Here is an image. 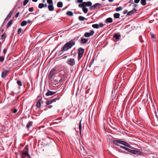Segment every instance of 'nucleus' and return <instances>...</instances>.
Segmentation results:
<instances>
[{
    "mask_svg": "<svg viewBox=\"0 0 158 158\" xmlns=\"http://www.w3.org/2000/svg\"><path fill=\"white\" fill-rule=\"evenodd\" d=\"M75 42L74 40H72L69 42H67L62 47L61 50L59 51L58 56L61 55L63 52L67 51L69 49L71 48L72 47L75 45Z\"/></svg>",
    "mask_w": 158,
    "mask_h": 158,
    "instance_id": "1",
    "label": "nucleus"
},
{
    "mask_svg": "<svg viewBox=\"0 0 158 158\" xmlns=\"http://www.w3.org/2000/svg\"><path fill=\"white\" fill-rule=\"evenodd\" d=\"M113 143L115 145L117 146H119L121 148L125 150H126L127 151L130 152H131V151L132 150H130L128 148H127L123 146L120 145L119 144V143H120L124 145L125 146L128 147L130 148H132V147L131 146H130L129 144L126 142L120 140H117L114 141H113Z\"/></svg>",
    "mask_w": 158,
    "mask_h": 158,
    "instance_id": "2",
    "label": "nucleus"
},
{
    "mask_svg": "<svg viewBox=\"0 0 158 158\" xmlns=\"http://www.w3.org/2000/svg\"><path fill=\"white\" fill-rule=\"evenodd\" d=\"M84 49L81 48H80L78 49V60H79L82 57L84 52Z\"/></svg>",
    "mask_w": 158,
    "mask_h": 158,
    "instance_id": "3",
    "label": "nucleus"
},
{
    "mask_svg": "<svg viewBox=\"0 0 158 158\" xmlns=\"http://www.w3.org/2000/svg\"><path fill=\"white\" fill-rule=\"evenodd\" d=\"M66 63L71 66H73L75 64V60L73 58H69L67 60Z\"/></svg>",
    "mask_w": 158,
    "mask_h": 158,
    "instance_id": "4",
    "label": "nucleus"
},
{
    "mask_svg": "<svg viewBox=\"0 0 158 158\" xmlns=\"http://www.w3.org/2000/svg\"><path fill=\"white\" fill-rule=\"evenodd\" d=\"M56 70L54 68L52 69L48 75V78L49 80L51 79L55 74Z\"/></svg>",
    "mask_w": 158,
    "mask_h": 158,
    "instance_id": "5",
    "label": "nucleus"
},
{
    "mask_svg": "<svg viewBox=\"0 0 158 158\" xmlns=\"http://www.w3.org/2000/svg\"><path fill=\"white\" fill-rule=\"evenodd\" d=\"M92 3L89 1L87 2H83L81 4L78 5L79 7H82L84 6H89L92 5Z\"/></svg>",
    "mask_w": 158,
    "mask_h": 158,
    "instance_id": "6",
    "label": "nucleus"
},
{
    "mask_svg": "<svg viewBox=\"0 0 158 158\" xmlns=\"http://www.w3.org/2000/svg\"><path fill=\"white\" fill-rule=\"evenodd\" d=\"M24 150H25L22 153V155L26 156L28 157H30V156L28 153V149L27 147H25L24 149Z\"/></svg>",
    "mask_w": 158,
    "mask_h": 158,
    "instance_id": "7",
    "label": "nucleus"
},
{
    "mask_svg": "<svg viewBox=\"0 0 158 158\" xmlns=\"http://www.w3.org/2000/svg\"><path fill=\"white\" fill-rule=\"evenodd\" d=\"M59 99V98H56L50 100H48L46 102V104L47 105H50L53 102H56L57 100H58Z\"/></svg>",
    "mask_w": 158,
    "mask_h": 158,
    "instance_id": "8",
    "label": "nucleus"
},
{
    "mask_svg": "<svg viewBox=\"0 0 158 158\" xmlns=\"http://www.w3.org/2000/svg\"><path fill=\"white\" fill-rule=\"evenodd\" d=\"M10 70L4 71L2 72L1 73V77L2 78H5L8 75V73H10Z\"/></svg>",
    "mask_w": 158,
    "mask_h": 158,
    "instance_id": "9",
    "label": "nucleus"
},
{
    "mask_svg": "<svg viewBox=\"0 0 158 158\" xmlns=\"http://www.w3.org/2000/svg\"><path fill=\"white\" fill-rule=\"evenodd\" d=\"M94 33V32L93 31H91L89 32H86L85 33L84 36L85 37H89L91 36Z\"/></svg>",
    "mask_w": 158,
    "mask_h": 158,
    "instance_id": "10",
    "label": "nucleus"
},
{
    "mask_svg": "<svg viewBox=\"0 0 158 158\" xmlns=\"http://www.w3.org/2000/svg\"><path fill=\"white\" fill-rule=\"evenodd\" d=\"M138 10H137L135 8H133L132 10L128 12L127 13V15L128 16H130L131 15L134 14L135 12H136Z\"/></svg>",
    "mask_w": 158,
    "mask_h": 158,
    "instance_id": "11",
    "label": "nucleus"
},
{
    "mask_svg": "<svg viewBox=\"0 0 158 158\" xmlns=\"http://www.w3.org/2000/svg\"><path fill=\"white\" fill-rule=\"evenodd\" d=\"M56 93V92H53L48 90L46 94V95L47 96H49L53 95Z\"/></svg>",
    "mask_w": 158,
    "mask_h": 158,
    "instance_id": "12",
    "label": "nucleus"
},
{
    "mask_svg": "<svg viewBox=\"0 0 158 158\" xmlns=\"http://www.w3.org/2000/svg\"><path fill=\"white\" fill-rule=\"evenodd\" d=\"M131 153L135 155H139L140 154L141 152L137 150H132Z\"/></svg>",
    "mask_w": 158,
    "mask_h": 158,
    "instance_id": "13",
    "label": "nucleus"
},
{
    "mask_svg": "<svg viewBox=\"0 0 158 158\" xmlns=\"http://www.w3.org/2000/svg\"><path fill=\"white\" fill-rule=\"evenodd\" d=\"M113 21V19L112 18L109 17L106 19L105 21V22L106 23H111Z\"/></svg>",
    "mask_w": 158,
    "mask_h": 158,
    "instance_id": "14",
    "label": "nucleus"
},
{
    "mask_svg": "<svg viewBox=\"0 0 158 158\" xmlns=\"http://www.w3.org/2000/svg\"><path fill=\"white\" fill-rule=\"evenodd\" d=\"M88 40V39L82 38L81 40V42L82 44H85L86 43Z\"/></svg>",
    "mask_w": 158,
    "mask_h": 158,
    "instance_id": "15",
    "label": "nucleus"
},
{
    "mask_svg": "<svg viewBox=\"0 0 158 158\" xmlns=\"http://www.w3.org/2000/svg\"><path fill=\"white\" fill-rule=\"evenodd\" d=\"M48 8L49 11H52L54 10V8L52 4L49 5L48 6Z\"/></svg>",
    "mask_w": 158,
    "mask_h": 158,
    "instance_id": "16",
    "label": "nucleus"
},
{
    "mask_svg": "<svg viewBox=\"0 0 158 158\" xmlns=\"http://www.w3.org/2000/svg\"><path fill=\"white\" fill-rule=\"evenodd\" d=\"M79 7L80 8H82V10L85 13H86L87 12L88 9L87 8L85 7V6H84L82 7Z\"/></svg>",
    "mask_w": 158,
    "mask_h": 158,
    "instance_id": "17",
    "label": "nucleus"
},
{
    "mask_svg": "<svg viewBox=\"0 0 158 158\" xmlns=\"http://www.w3.org/2000/svg\"><path fill=\"white\" fill-rule=\"evenodd\" d=\"M33 122L32 121H30L28 122L26 125V127L28 128L29 127L32 126Z\"/></svg>",
    "mask_w": 158,
    "mask_h": 158,
    "instance_id": "18",
    "label": "nucleus"
},
{
    "mask_svg": "<svg viewBox=\"0 0 158 158\" xmlns=\"http://www.w3.org/2000/svg\"><path fill=\"white\" fill-rule=\"evenodd\" d=\"M41 99L39 100L36 103V106L39 108H40L41 107Z\"/></svg>",
    "mask_w": 158,
    "mask_h": 158,
    "instance_id": "19",
    "label": "nucleus"
},
{
    "mask_svg": "<svg viewBox=\"0 0 158 158\" xmlns=\"http://www.w3.org/2000/svg\"><path fill=\"white\" fill-rule=\"evenodd\" d=\"M120 36L121 35L119 34H118L117 33L115 34L113 36V37L116 38L117 40L119 39Z\"/></svg>",
    "mask_w": 158,
    "mask_h": 158,
    "instance_id": "20",
    "label": "nucleus"
},
{
    "mask_svg": "<svg viewBox=\"0 0 158 158\" xmlns=\"http://www.w3.org/2000/svg\"><path fill=\"white\" fill-rule=\"evenodd\" d=\"M81 121V119L80 120V122L79 123V129L80 134H81V130H82Z\"/></svg>",
    "mask_w": 158,
    "mask_h": 158,
    "instance_id": "21",
    "label": "nucleus"
},
{
    "mask_svg": "<svg viewBox=\"0 0 158 158\" xmlns=\"http://www.w3.org/2000/svg\"><path fill=\"white\" fill-rule=\"evenodd\" d=\"M120 14L118 13H115L114 14V18L118 19L119 18Z\"/></svg>",
    "mask_w": 158,
    "mask_h": 158,
    "instance_id": "22",
    "label": "nucleus"
},
{
    "mask_svg": "<svg viewBox=\"0 0 158 158\" xmlns=\"http://www.w3.org/2000/svg\"><path fill=\"white\" fill-rule=\"evenodd\" d=\"M13 13V11H11L10 12V13L7 15V17H6V19H9V18H10V17H11V16H12V14Z\"/></svg>",
    "mask_w": 158,
    "mask_h": 158,
    "instance_id": "23",
    "label": "nucleus"
},
{
    "mask_svg": "<svg viewBox=\"0 0 158 158\" xmlns=\"http://www.w3.org/2000/svg\"><path fill=\"white\" fill-rule=\"evenodd\" d=\"M27 24V21L25 20H24L23 21L21 24V26L23 27L26 26Z\"/></svg>",
    "mask_w": 158,
    "mask_h": 158,
    "instance_id": "24",
    "label": "nucleus"
},
{
    "mask_svg": "<svg viewBox=\"0 0 158 158\" xmlns=\"http://www.w3.org/2000/svg\"><path fill=\"white\" fill-rule=\"evenodd\" d=\"M63 6V3L61 2H58L57 4V6L58 7H61Z\"/></svg>",
    "mask_w": 158,
    "mask_h": 158,
    "instance_id": "25",
    "label": "nucleus"
},
{
    "mask_svg": "<svg viewBox=\"0 0 158 158\" xmlns=\"http://www.w3.org/2000/svg\"><path fill=\"white\" fill-rule=\"evenodd\" d=\"M66 14L69 16H73V13L71 11H68L66 13Z\"/></svg>",
    "mask_w": 158,
    "mask_h": 158,
    "instance_id": "26",
    "label": "nucleus"
},
{
    "mask_svg": "<svg viewBox=\"0 0 158 158\" xmlns=\"http://www.w3.org/2000/svg\"><path fill=\"white\" fill-rule=\"evenodd\" d=\"M13 20H10L7 24V27H10L12 23Z\"/></svg>",
    "mask_w": 158,
    "mask_h": 158,
    "instance_id": "27",
    "label": "nucleus"
},
{
    "mask_svg": "<svg viewBox=\"0 0 158 158\" xmlns=\"http://www.w3.org/2000/svg\"><path fill=\"white\" fill-rule=\"evenodd\" d=\"M141 3L143 6H145L146 4V0H141Z\"/></svg>",
    "mask_w": 158,
    "mask_h": 158,
    "instance_id": "28",
    "label": "nucleus"
},
{
    "mask_svg": "<svg viewBox=\"0 0 158 158\" xmlns=\"http://www.w3.org/2000/svg\"><path fill=\"white\" fill-rule=\"evenodd\" d=\"M99 6V3H96L93 5V6H92L91 8V9H95L96 7H97Z\"/></svg>",
    "mask_w": 158,
    "mask_h": 158,
    "instance_id": "29",
    "label": "nucleus"
},
{
    "mask_svg": "<svg viewBox=\"0 0 158 158\" xmlns=\"http://www.w3.org/2000/svg\"><path fill=\"white\" fill-rule=\"evenodd\" d=\"M79 19L81 21H84L85 19L82 16H80L78 17Z\"/></svg>",
    "mask_w": 158,
    "mask_h": 158,
    "instance_id": "30",
    "label": "nucleus"
},
{
    "mask_svg": "<svg viewBox=\"0 0 158 158\" xmlns=\"http://www.w3.org/2000/svg\"><path fill=\"white\" fill-rule=\"evenodd\" d=\"M94 59L93 58L92 59V60H91L90 61V62H89V67H90L91 66V65H92V64H93L94 62Z\"/></svg>",
    "mask_w": 158,
    "mask_h": 158,
    "instance_id": "31",
    "label": "nucleus"
},
{
    "mask_svg": "<svg viewBox=\"0 0 158 158\" xmlns=\"http://www.w3.org/2000/svg\"><path fill=\"white\" fill-rule=\"evenodd\" d=\"M123 8L121 6H119L116 8V10L117 11H119L123 9Z\"/></svg>",
    "mask_w": 158,
    "mask_h": 158,
    "instance_id": "32",
    "label": "nucleus"
},
{
    "mask_svg": "<svg viewBox=\"0 0 158 158\" xmlns=\"http://www.w3.org/2000/svg\"><path fill=\"white\" fill-rule=\"evenodd\" d=\"M92 27L95 28H99V25L97 24H93Z\"/></svg>",
    "mask_w": 158,
    "mask_h": 158,
    "instance_id": "33",
    "label": "nucleus"
},
{
    "mask_svg": "<svg viewBox=\"0 0 158 158\" xmlns=\"http://www.w3.org/2000/svg\"><path fill=\"white\" fill-rule=\"evenodd\" d=\"M44 6V5L43 3H40L38 5V7L40 9H41L43 8Z\"/></svg>",
    "mask_w": 158,
    "mask_h": 158,
    "instance_id": "34",
    "label": "nucleus"
},
{
    "mask_svg": "<svg viewBox=\"0 0 158 158\" xmlns=\"http://www.w3.org/2000/svg\"><path fill=\"white\" fill-rule=\"evenodd\" d=\"M17 83L18 85L20 86H22V83L21 81L20 80H18L17 81Z\"/></svg>",
    "mask_w": 158,
    "mask_h": 158,
    "instance_id": "35",
    "label": "nucleus"
},
{
    "mask_svg": "<svg viewBox=\"0 0 158 158\" xmlns=\"http://www.w3.org/2000/svg\"><path fill=\"white\" fill-rule=\"evenodd\" d=\"M71 56H76L75 52L74 51H72L71 52Z\"/></svg>",
    "mask_w": 158,
    "mask_h": 158,
    "instance_id": "36",
    "label": "nucleus"
},
{
    "mask_svg": "<svg viewBox=\"0 0 158 158\" xmlns=\"http://www.w3.org/2000/svg\"><path fill=\"white\" fill-rule=\"evenodd\" d=\"M22 31V29L21 28H19L18 29L17 33L18 34H20Z\"/></svg>",
    "mask_w": 158,
    "mask_h": 158,
    "instance_id": "37",
    "label": "nucleus"
},
{
    "mask_svg": "<svg viewBox=\"0 0 158 158\" xmlns=\"http://www.w3.org/2000/svg\"><path fill=\"white\" fill-rule=\"evenodd\" d=\"M53 83L54 84L56 85L59 83L58 81L56 80H54L53 81Z\"/></svg>",
    "mask_w": 158,
    "mask_h": 158,
    "instance_id": "38",
    "label": "nucleus"
},
{
    "mask_svg": "<svg viewBox=\"0 0 158 158\" xmlns=\"http://www.w3.org/2000/svg\"><path fill=\"white\" fill-rule=\"evenodd\" d=\"M6 35L5 33L1 35V39L2 40H5L6 38Z\"/></svg>",
    "mask_w": 158,
    "mask_h": 158,
    "instance_id": "39",
    "label": "nucleus"
},
{
    "mask_svg": "<svg viewBox=\"0 0 158 158\" xmlns=\"http://www.w3.org/2000/svg\"><path fill=\"white\" fill-rule=\"evenodd\" d=\"M29 0H25L23 2V5L24 6H25L28 2Z\"/></svg>",
    "mask_w": 158,
    "mask_h": 158,
    "instance_id": "40",
    "label": "nucleus"
},
{
    "mask_svg": "<svg viewBox=\"0 0 158 158\" xmlns=\"http://www.w3.org/2000/svg\"><path fill=\"white\" fill-rule=\"evenodd\" d=\"M4 59V57L3 56H0V61L3 62Z\"/></svg>",
    "mask_w": 158,
    "mask_h": 158,
    "instance_id": "41",
    "label": "nucleus"
},
{
    "mask_svg": "<svg viewBox=\"0 0 158 158\" xmlns=\"http://www.w3.org/2000/svg\"><path fill=\"white\" fill-rule=\"evenodd\" d=\"M47 2L51 4H52L53 2L52 0H47Z\"/></svg>",
    "mask_w": 158,
    "mask_h": 158,
    "instance_id": "42",
    "label": "nucleus"
},
{
    "mask_svg": "<svg viewBox=\"0 0 158 158\" xmlns=\"http://www.w3.org/2000/svg\"><path fill=\"white\" fill-rule=\"evenodd\" d=\"M139 40H140V42L141 43H142V42H144L143 40V39H142V37L141 36H139Z\"/></svg>",
    "mask_w": 158,
    "mask_h": 158,
    "instance_id": "43",
    "label": "nucleus"
},
{
    "mask_svg": "<svg viewBox=\"0 0 158 158\" xmlns=\"http://www.w3.org/2000/svg\"><path fill=\"white\" fill-rule=\"evenodd\" d=\"M28 10L30 12H32L34 10L33 8V7H30L29 8Z\"/></svg>",
    "mask_w": 158,
    "mask_h": 158,
    "instance_id": "44",
    "label": "nucleus"
},
{
    "mask_svg": "<svg viewBox=\"0 0 158 158\" xmlns=\"http://www.w3.org/2000/svg\"><path fill=\"white\" fill-rule=\"evenodd\" d=\"M17 110L15 108H14L12 111L13 113H16L17 112Z\"/></svg>",
    "mask_w": 158,
    "mask_h": 158,
    "instance_id": "45",
    "label": "nucleus"
},
{
    "mask_svg": "<svg viewBox=\"0 0 158 158\" xmlns=\"http://www.w3.org/2000/svg\"><path fill=\"white\" fill-rule=\"evenodd\" d=\"M150 34L151 35V37L153 38H155V35L153 33H152L151 32L150 33Z\"/></svg>",
    "mask_w": 158,
    "mask_h": 158,
    "instance_id": "46",
    "label": "nucleus"
},
{
    "mask_svg": "<svg viewBox=\"0 0 158 158\" xmlns=\"http://www.w3.org/2000/svg\"><path fill=\"white\" fill-rule=\"evenodd\" d=\"M64 81V79H63V78H61L59 81V82H61L63 81V83Z\"/></svg>",
    "mask_w": 158,
    "mask_h": 158,
    "instance_id": "47",
    "label": "nucleus"
},
{
    "mask_svg": "<svg viewBox=\"0 0 158 158\" xmlns=\"http://www.w3.org/2000/svg\"><path fill=\"white\" fill-rule=\"evenodd\" d=\"M67 77V76L65 74H64L62 76V78H63V79L66 78Z\"/></svg>",
    "mask_w": 158,
    "mask_h": 158,
    "instance_id": "48",
    "label": "nucleus"
},
{
    "mask_svg": "<svg viewBox=\"0 0 158 158\" xmlns=\"http://www.w3.org/2000/svg\"><path fill=\"white\" fill-rule=\"evenodd\" d=\"M20 14L19 12L17 13L15 15V18H17Z\"/></svg>",
    "mask_w": 158,
    "mask_h": 158,
    "instance_id": "49",
    "label": "nucleus"
},
{
    "mask_svg": "<svg viewBox=\"0 0 158 158\" xmlns=\"http://www.w3.org/2000/svg\"><path fill=\"white\" fill-rule=\"evenodd\" d=\"M104 25L102 23H99V27H102Z\"/></svg>",
    "mask_w": 158,
    "mask_h": 158,
    "instance_id": "50",
    "label": "nucleus"
},
{
    "mask_svg": "<svg viewBox=\"0 0 158 158\" xmlns=\"http://www.w3.org/2000/svg\"><path fill=\"white\" fill-rule=\"evenodd\" d=\"M140 0H134V2L136 3H138Z\"/></svg>",
    "mask_w": 158,
    "mask_h": 158,
    "instance_id": "51",
    "label": "nucleus"
},
{
    "mask_svg": "<svg viewBox=\"0 0 158 158\" xmlns=\"http://www.w3.org/2000/svg\"><path fill=\"white\" fill-rule=\"evenodd\" d=\"M127 10H124L123 12V14H126V13H127Z\"/></svg>",
    "mask_w": 158,
    "mask_h": 158,
    "instance_id": "52",
    "label": "nucleus"
},
{
    "mask_svg": "<svg viewBox=\"0 0 158 158\" xmlns=\"http://www.w3.org/2000/svg\"><path fill=\"white\" fill-rule=\"evenodd\" d=\"M83 0H77V2H78V3H81L82 2Z\"/></svg>",
    "mask_w": 158,
    "mask_h": 158,
    "instance_id": "53",
    "label": "nucleus"
},
{
    "mask_svg": "<svg viewBox=\"0 0 158 158\" xmlns=\"http://www.w3.org/2000/svg\"><path fill=\"white\" fill-rule=\"evenodd\" d=\"M6 49H4L3 50V52L4 54H5L6 53Z\"/></svg>",
    "mask_w": 158,
    "mask_h": 158,
    "instance_id": "54",
    "label": "nucleus"
},
{
    "mask_svg": "<svg viewBox=\"0 0 158 158\" xmlns=\"http://www.w3.org/2000/svg\"><path fill=\"white\" fill-rule=\"evenodd\" d=\"M27 23H31V21L30 20H28L27 21Z\"/></svg>",
    "mask_w": 158,
    "mask_h": 158,
    "instance_id": "55",
    "label": "nucleus"
},
{
    "mask_svg": "<svg viewBox=\"0 0 158 158\" xmlns=\"http://www.w3.org/2000/svg\"><path fill=\"white\" fill-rule=\"evenodd\" d=\"M52 105H50L49 106H48V107L49 108H52Z\"/></svg>",
    "mask_w": 158,
    "mask_h": 158,
    "instance_id": "56",
    "label": "nucleus"
},
{
    "mask_svg": "<svg viewBox=\"0 0 158 158\" xmlns=\"http://www.w3.org/2000/svg\"><path fill=\"white\" fill-rule=\"evenodd\" d=\"M33 2H36L38 0H32Z\"/></svg>",
    "mask_w": 158,
    "mask_h": 158,
    "instance_id": "57",
    "label": "nucleus"
},
{
    "mask_svg": "<svg viewBox=\"0 0 158 158\" xmlns=\"http://www.w3.org/2000/svg\"><path fill=\"white\" fill-rule=\"evenodd\" d=\"M137 6V4H135L134 5V7H136Z\"/></svg>",
    "mask_w": 158,
    "mask_h": 158,
    "instance_id": "58",
    "label": "nucleus"
},
{
    "mask_svg": "<svg viewBox=\"0 0 158 158\" xmlns=\"http://www.w3.org/2000/svg\"><path fill=\"white\" fill-rule=\"evenodd\" d=\"M103 1H104L105 0H102ZM110 2H112V0H108Z\"/></svg>",
    "mask_w": 158,
    "mask_h": 158,
    "instance_id": "59",
    "label": "nucleus"
},
{
    "mask_svg": "<svg viewBox=\"0 0 158 158\" xmlns=\"http://www.w3.org/2000/svg\"><path fill=\"white\" fill-rule=\"evenodd\" d=\"M44 6L45 7H47V4H44Z\"/></svg>",
    "mask_w": 158,
    "mask_h": 158,
    "instance_id": "60",
    "label": "nucleus"
},
{
    "mask_svg": "<svg viewBox=\"0 0 158 158\" xmlns=\"http://www.w3.org/2000/svg\"><path fill=\"white\" fill-rule=\"evenodd\" d=\"M67 57V56H64L63 57V58L64 59H65Z\"/></svg>",
    "mask_w": 158,
    "mask_h": 158,
    "instance_id": "61",
    "label": "nucleus"
},
{
    "mask_svg": "<svg viewBox=\"0 0 158 158\" xmlns=\"http://www.w3.org/2000/svg\"><path fill=\"white\" fill-rule=\"evenodd\" d=\"M45 0H44L43 1V2L44 3V2Z\"/></svg>",
    "mask_w": 158,
    "mask_h": 158,
    "instance_id": "62",
    "label": "nucleus"
},
{
    "mask_svg": "<svg viewBox=\"0 0 158 158\" xmlns=\"http://www.w3.org/2000/svg\"><path fill=\"white\" fill-rule=\"evenodd\" d=\"M113 0H112V1H113Z\"/></svg>",
    "mask_w": 158,
    "mask_h": 158,
    "instance_id": "63",
    "label": "nucleus"
}]
</instances>
